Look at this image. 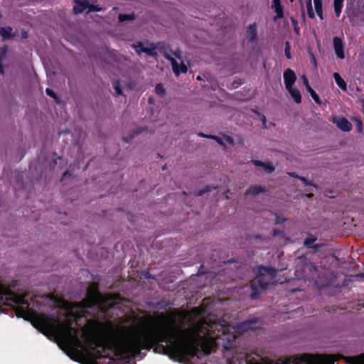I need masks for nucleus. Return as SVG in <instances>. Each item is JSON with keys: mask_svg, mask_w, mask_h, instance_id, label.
I'll list each match as a JSON object with an SVG mask.
<instances>
[{"mask_svg": "<svg viewBox=\"0 0 364 364\" xmlns=\"http://www.w3.org/2000/svg\"><path fill=\"white\" fill-rule=\"evenodd\" d=\"M187 312L174 310L168 315L161 313L159 318L162 324L158 328H151L154 318L148 314L140 318L141 328L133 326L136 333L125 338L113 329L111 322H100L98 320H89L85 326L86 331L92 334L91 344L96 348L98 358L102 357L106 347L113 348L114 354L120 359L129 360L141 356V350L153 349L156 353L168 355L179 360H190L198 356L199 350L195 342L184 335L183 330Z\"/></svg>", "mask_w": 364, "mask_h": 364, "instance_id": "obj_1", "label": "nucleus"}, {"mask_svg": "<svg viewBox=\"0 0 364 364\" xmlns=\"http://www.w3.org/2000/svg\"><path fill=\"white\" fill-rule=\"evenodd\" d=\"M198 336H204L215 346H221L228 364H258L257 360L245 351H238L235 347L237 338L236 328L225 320L208 322L199 321L194 327Z\"/></svg>", "mask_w": 364, "mask_h": 364, "instance_id": "obj_2", "label": "nucleus"}, {"mask_svg": "<svg viewBox=\"0 0 364 364\" xmlns=\"http://www.w3.org/2000/svg\"><path fill=\"white\" fill-rule=\"evenodd\" d=\"M33 325L45 335L48 333H57L62 330L65 333L71 336L73 332H76L72 327V322L67 321L63 325L59 324V321L53 315H40L35 314L33 318Z\"/></svg>", "mask_w": 364, "mask_h": 364, "instance_id": "obj_3", "label": "nucleus"}, {"mask_svg": "<svg viewBox=\"0 0 364 364\" xmlns=\"http://www.w3.org/2000/svg\"><path fill=\"white\" fill-rule=\"evenodd\" d=\"M340 359L346 363L364 364V353L357 356L345 357L340 354H304L298 358L299 364H335Z\"/></svg>", "mask_w": 364, "mask_h": 364, "instance_id": "obj_4", "label": "nucleus"}, {"mask_svg": "<svg viewBox=\"0 0 364 364\" xmlns=\"http://www.w3.org/2000/svg\"><path fill=\"white\" fill-rule=\"evenodd\" d=\"M0 302H11L15 304V314L17 317L28 320L30 303L26 295L16 294L9 288L0 283Z\"/></svg>", "mask_w": 364, "mask_h": 364, "instance_id": "obj_5", "label": "nucleus"}, {"mask_svg": "<svg viewBox=\"0 0 364 364\" xmlns=\"http://www.w3.org/2000/svg\"><path fill=\"white\" fill-rule=\"evenodd\" d=\"M275 277L276 271L274 268L259 266L258 267V274L250 283L252 289L250 297L252 299H258L260 294L259 289H266Z\"/></svg>", "mask_w": 364, "mask_h": 364, "instance_id": "obj_6", "label": "nucleus"}, {"mask_svg": "<svg viewBox=\"0 0 364 364\" xmlns=\"http://www.w3.org/2000/svg\"><path fill=\"white\" fill-rule=\"evenodd\" d=\"M86 299L82 301V304L86 308L92 309L97 306L102 311L106 312L107 308L103 305L104 298L98 290L97 287H90L87 289Z\"/></svg>", "mask_w": 364, "mask_h": 364, "instance_id": "obj_7", "label": "nucleus"}, {"mask_svg": "<svg viewBox=\"0 0 364 364\" xmlns=\"http://www.w3.org/2000/svg\"><path fill=\"white\" fill-rule=\"evenodd\" d=\"M132 47L134 48L135 51L140 54L141 53H144L149 56L156 58L158 55L156 50V44L150 43L149 47H144V43L141 42H138L136 44H133Z\"/></svg>", "mask_w": 364, "mask_h": 364, "instance_id": "obj_8", "label": "nucleus"}, {"mask_svg": "<svg viewBox=\"0 0 364 364\" xmlns=\"http://www.w3.org/2000/svg\"><path fill=\"white\" fill-rule=\"evenodd\" d=\"M333 46L335 53L339 59L345 58L344 44L342 39L338 36L333 38Z\"/></svg>", "mask_w": 364, "mask_h": 364, "instance_id": "obj_9", "label": "nucleus"}, {"mask_svg": "<svg viewBox=\"0 0 364 364\" xmlns=\"http://www.w3.org/2000/svg\"><path fill=\"white\" fill-rule=\"evenodd\" d=\"M283 77L286 89L294 87V85L296 80V76L294 70L290 68H287L284 70Z\"/></svg>", "mask_w": 364, "mask_h": 364, "instance_id": "obj_10", "label": "nucleus"}, {"mask_svg": "<svg viewBox=\"0 0 364 364\" xmlns=\"http://www.w3.org/2000/svg\"><path fill=\"white\" fill-rule=\"evenodd\" d=\"M245 36L248 43H255L257 41V23L250 24L246 29Z\"/></svg>", "mask_w": 364, "mask_h": 364, "instance_id": "obj_11", "label": "nucleus"}, {"mask_svg": "<svg viewBox=\"0 0 364 364\" xmlns=\"http://www.w3.org/2000/svg\"><path fill=\"white\" fill-rule=\"evenodd\" d=\"M333 122L343 132H350L352 129L351 123L345 117L335 119Z\"/></svg>", "mask_w": 364, "mask_h": 364, "instance_id": "obj_12", "label": "nucleus"}, {"mask_svg": "<svg viewBox=\"0 0 364 364\" xmlns=\"http://www.w3.org/2000/svg\"><path fill=\"white\" fill-rule=\"evenodd\" d=\"M173 72L176 77H178L181 73H186L188 68L184 63H178L175 58L171 59L170 61Z\"/></svg>", "mask_w": 364, "mask_h": 364, "instance_id": "obj_13", "label": "nucleus"}, {"mask_svg": "<svg viewBox=\"0 0 364 364\" xmlns=\"http://www.w3.org/2000/svg\"><path fill=\"white\" fill-rule=\"evenodd\" d=\"M75 6L73 9V11L75 14L82 13L85 9H88L90 3L87 0H75Z\"/></svg>", "mask_w": 364, "mask_h": 364, "instance_id": "obj_14", "label": "nucleus"}, {"mask_svg": "<svg viewBox=\"0 0 364 364\" xmlns=\"http://www.w3.org/2000/svg\"><path fill=\"white\" fill-rule=\"evenodd\" d=\"M272 6L274 9V11L277 14V16L274 17V20L276 21L277 18H282L284 17V11L280 0H272Z\"/></svg>", "mask_w": 364, "mask_h": 364, "instance_id": "obj_15", "label": "nucleus"}, {"mask_svg": "<svg viewBox=\"0 0 364 364\" xmlns=\"http://www.w3.org/2000/svg\"><path fill=\"white\" fill-rule=\"evenodd\" d=\"M156 49L159 50V51L164 55V57L168 60V61H171L172 58L171 55L168 53L169 49H171L168 46H166L163 43H157L156 44Z\"/></svg>", "mask_w": 364, "mask_h": 364, "instance_id": "obj_16", "label": "nucleus"}, {"mask_svg": "<svg viewBox=\"0 0 364 364\" xmlns=\"http://www.w3.org/2000/svg\"><path fill=\"white\" fill-rule=\"evenodd\" d=\"M287 90L289 92L296 103L299 104L301 102V95L297 88L295 87H291L290 88L287 89Z\"/></svg>", "mask_w": 364, "mask_h": 364, "instance_id": "obj_17", "label": "nucleus"}, {"mask_svg": "<svg viewBox=\"0 0 364 364\" xmlns=\"http://www.w3.org/2000/svg\"><path fill=\"white\" fill-rule=\"evenodd\" d=\"M267 191V190L263 186H251L250 188H248L246 191L245 195L247 196V195L251 194L252 196H257L260 193H265Z\"/></svg>", "mask_w": 364, "mask_h": 364, "instance_id": "obj_18", "label": "nucleus"}, {"mask_svg": "<svg viewBox=\"0 0 364 364\" xmlns=\"http://www.w3.org/2000/svg\"><path fill=\"white\" fill-rule=\"evenodd\" d=\"M12 28L11 26L0 27V36L4 39H11L15 35L12 33Z\"/></svg>", "mask_w": 364, "mask_h": 364, "instance_id": "obj_19", "label": "nucleus"}, {"mask_svg": "<svg viewBox=\"0 0 364 364\" xmlns=\"http://www.w3.org/2000/svg\"><path fill=\"white\" fill-rule=\"evenodd\" d=\"M333 78L336 81L337 85L343 90L346 91L347 85L345 80L341 77V75L338 73H333Z\"/></svg>", "mask_w": 364, "mask_h": 364, "instance_id": "obj_20", "label": "nucleus"}, {"mask_svg": "<svg viewBox=\"0 0 364 364\" xmlns=\"http://www.w3.org/2000/svg\"><path fill=\"white\" fill-rule=\"evenodd\" d=\"M344 0H334L333 1V9L336 16L338 18L341 16L342 9L343 6Z\"/></svg>", "mask_w": 364, "mask_h": 364, "instance_id": "obj_21", "label": "nucleus"}, {"mask_svg": "<svg viewBox=\"0 0 364 364\" xmlns=\"http://www.w3.org/2000/svg\"><path fill=\"white\" fill-rule=\"evenodd\" d=\"M198 136L200 137H203V138L212 139L215 140L218 144L223 146H225L223 139L219 136L205 134L203 133H199Z\"/></svg>", "mask_w": 364, "mask_h": 364, "instance_id": "obj_22", "label": "nucleus"}, {"mask_svg": "<svg viewBox=\"0 0 364 364\" xmlns=\"http://www.w3.org/2000/svg\"><path fill=\"white\" fill-rule=\"evenodd\" d=\"M119 21L122 23L127 21H133L135 19V15L134 13L130 14H120L118 16Z\"/></svg>", "mask_w": 364, "mask_h": 364, "instance_id": "obj_23", "label": "nucleus"}, {"mask_svg": "<svg viewBox=\"0 0 364 364\" xmlns=\"http://www.w3.org/2000/svg\"><path fill=\"white\" fill-rule=\"evenodd\" d=\"M306 4L309 17L314 18L315 17V14L312 7L311 0H306Z\"/></svg>", "mask_w": 364, "mask_h": 364, "instance_id": "obj_24", "label": "nucleus"}, {"mask_svg": "<svg viewBox=\"0 0 364 364\" xmlns=\"http://www.w3.org/2000/svg\"><path fill=\"white\" fill-rule=\"evenodd\" d=\"M353 120L355 122L358 132L363 133V124L362 120L359 117H354Z\"/></svg>", "mask_w": 364, "mask_h": 364, "instance_id": "obj_25", "label": "nucleus"}, {"mask_svg": "<svg viewBox=\"0 0 364 364\" xmlns=\"http://www.w3.org/2000/svg\"><path fill=\"white\" fill-rule=\"evenodd\" d=\"M316 238L313 237H309L305 239L304 245L307 248H313V244L316 241Z\"/></svg>", "mask_w": 364, "mask_h": 364, "instance_id": "obj_26", "label": "nucleus"}, {"mask_svg": "<svg viewBox=\"0 0 364 364\" xmlns=\"http://www.w3.org/2000/svg\"><path fill=\"white\" fill-rule=\"evenodd\" d=\"M155 92L159 96H164L166 93V90L162 84L159 83L156 85Z\"/></svg>", "mask_w": 364, "mask_h": 364, "instance_id": "obj_27", "label": "nucleus"}, {"mask_svg": "<svg viewBox=\"0 0 364 364\" xmlns=\"http://www.w3.org/2000/svg\"><path fill=\"white\" fill-rule=\"evenodd\" d=\"M46 93L50 97L53 98L57 103H58L60 102V98L58 97V95L54 92V91L52 89L46 88Z\"/></svg>", "mask_w": 364, "mask_h": 364, "instance_id": "obj_28", "label": "nucleus"}, {"mask_svg": "<svg viewBox=\"0 0 364 364\" xmlns=\"http://www.w3.org/2000/svg\"><path fill=\"white\" fill-rule=\"evenodd\" d=\"M113 87L118 95H124L119 81L114 82L113 84Z\"/></svg>", "mask_w": 364, "mask_h": 364, "instance_id": "obj_29", "label": "nucleus"}, {"mask_svg": "<svg viewBox=\"0 0 364 364\" xmlns=\"http://www.w3.org/2000/svg\"><path fill=\"white\" fill-rule=\"evenodd\" d=\"M284 54L287 59L291 58V46L289 41H286L284 47Z\"/></svg>", "mask_w": 364, "mask_h": 364, "instance_id": "obj_30", "label": "nucleus"}, {"mask_svg": "<svg viewBox=\"0 0 364 364\" xmlns=\"http://www.w3.org/2000/svg\"><path fill=\"white\" fill-rule=\"evenodd\" d=\"M314 4L316 13L323 11L322 0H314Z\"/></svg>", "mask_w": 364, "mask_h": 364, "instance_id": "obj_31", "label": "nucleus"}, {"mask_svg": "<svg viewBox=\"0 0 364 364\" xmlns=\"http://www.w3.org/2000/svg\"><path fill=\"white\" fill-rule=\"evenodd\" d=\"M215 187H213V186H207L205 188H202L201 190L198 191V193H196V196H201L203 194H205V193H206L208 192H210L211 190L215 189Z\"/></svg>", "mask_w": 364, "mask_h": 364, "instance_id": "obj_32", "label": "nucleus"}, {"mask_svg": "<svg viewBox=\"0 0 364 364\" xmlns=\"http://www.w3.org/2000/svg\"><path fill=\"white\" fill-rule=\"evenodd\" d=\"M6 54V48H0V73L1 74H3L4 73V68H3V65H2V63H1V60H2V58Z\"/></svg>", "mask_w": 364, "mask_h": 364, "instance_id": "obj_33", "label": "nucleus"}, {"mask_svg": "<svg viewBox=\"0 0 364 364\" xmlns=\"http://www.w3.org/2000/svg\"><path fill=\"white\" fill-rule=\"evenodd\" d=\"M264 171L267 173H272L274 171L275 168L271 163H264V166H262Z\"/></svg>", "mask_w": 364, "mask_h": 364, "instance_id": "obj_34", "label": "nucleus"}, {"mask_svg": "<svg viewBox=\"0 0 364 364\" xmlns=\"http://www.w3.org/2000/svg\"><path fill=\"white\" fill-rule=\"evenodd\" d=\"M88 9H89V12H94V11H102V8L100 7V6L98 5H92V4H90L89 7H88Z\"/></svg>", "mask_w": 364, "mask_h": 364, "instance_id": "obj_35", "label": "nucleus"}, {"mask_svg": "<svg viewBox=\"0 0 364 364\" xmlns=\"http://www.w3.org/2000/svg\"><path fill=\"white\" fill-rule=\"evenodd\" d=\"M311 97L313 98V100L315 101L316 104L321 105V101L315 91H312V92H311Z\"/></svg>", "mask_w": 364, "mask_h": 364, "instance_id": "obj_36", "label": "nucleus"}, {"mask_svg": "<svg viewBox=\"0 0 364 364\" xmlns=\"http://www.w3.org/2000/svg\"><path fill=\"white\" fill-rule=\"evenodd\" d=\"M169 52L171 53L173 55H174L176 58L181 59V51L177 48L174 50L169 49Z\"/></svg>", "mask_w": 364, "mask_h": 364, "instance_id": "obj_37", "label": "nucleus"}, {"mask_svg": "<svg viewBox=\"0 0 364 364\" xmlns=\"http://www.w3.org/2000/svg\"><path fill=\"white\" fill-rule=\"evenodd\" d=\"M144 131V129L143 128H138L136 129V130H134L133 132V134L130 137V139H133L135 137V136H137L139 134H140L141 132H143Z\"/></svg>", "mask_w": 364, "mask_h": 364, "instance_id": "obj_38", "label": "nucleus"}, {"mask_svg": "<svg viewBox=\"0 0 364 364\" xmlns=\"http://www.w3.org/2000/svg\"><path fill=\"white\" fill-rule=\"evenodd\" d=\"M299 180L304 183V184L305 186H313V183L311 181H309L308 179H306L305 177L304 176H301V177H299Z\"/></svg>", "mask_w": 364, "mask_h": 364, "instance_id": "obj_39", "label": "nucleus"}, {"mask_svg": "<svg viewBox=\"0 0 364 364\" xmlns=\"http://www.w3.org/2000/svg\"><path fill=\"white\" fill-rule=\"evenodd\" d=\"M252 163L256 166H259V167L264 166V162L259 161V160H252Z\"/></svg>", "mask_w": 364, "mask_h": 364, "instance_id": "obj_40", "label": "nucleus"}, {"mask_svg": "<svg viewBox=\"0 0 364 364\" xmlns=\"http://www.w3.org/2000/svg\"><path fill=\"white\" fill-rule=\"evenodd\" d=\"M224 138H225V140L226 142H228L229 144L230 145H233L234 144V139L230 136H224Z\"/></svg>", "mask_w": 364, "mask_h": 364, "instance_id": "obj_41", "label": "nucleus"}, {"mask_svg": "<svg viewBox=\"0 0 364 364\" xmlns=\"http://www.w3.org/2000/svg\"><path fill=\"white\" fill-rule=\"evenodd\" d=\"M281 234H282V231L281 230H277V229L273 230V235L274 236L279 235Z\"/></svg>", "mask_w": 364, "mask_h": 364, "instance_id": "obj_42", "label": "nucleus"}, {"mask_svg": "<svg viewBox=\"0 0 364 364\" xmlns=\"http://www.w3.org/2000/svg\"><path fill=\"white\" fill-rule=\"evenodd\" d=\"M289 176H291V177L293 178H298L299 179V177H301L300 176L297 175L296 173L294 172H291V173H289Z\"/></svg>", "mask_w": 364, "mask_h": 364, "instance_id": "obj_43", "label": "nucleus"}, {"mask_svg": "<svg viewBox=\"0 0 364 364\" xmlns=\"http://www.w3.org/2000/svg\"><path fill=\"white\" fill-rule=\"evenodd\" d=\"M303 80H304V83L305 84L306 86L309 85V80L306 76H304V75L303 76Z\"/></svg>", "mask_w": 364, "mask_h": 364, "instance_id": "obj_44", "label": "nucleus"}, {"mask_svg": "<svg viewBox=\"0 0 364 364\" xmlns=\"http://www.w3.org/2000/svg\"><path fill=\"white\" fill-rule=\"evenodd\" d=\"M144 278L149 279V278H153V277L151 276V274L149 272H146L144 274Z\"/></svg>", "mask_w": 364, "mask_h": 364, "instance_id": "obj_45", "label": "nucleus"}, {"mask_svg": "<svg viewBox=\"0 0 364 364\" xmlns=\"http://www.w3.org/2000/svg\"><path fill=\"white\" fill-rule=\"evenodd\" d=\"M262 121L263 122V127H266V117L264 115L262 116Z\"/></svg>", "mask_w": 364, "mask_h": 364, "instance_id": "obj_46", "label": "nucleus"}, {"mask_svg": "<svg viewBox=\"0 0 364 364\" xmlns=\"http://www.w3.org/2000/svg\"><path fill=\"white\" fill-rule=\"evenodd\" d=\"M306 89H307V91L309 92V94L311 95V92H312V91H314L310 85H307L306 86Z\"/></svg>", "mask_w": 364, "mask_h": 364, "instance_id": "obj_47", "label": "nucleus"}, {"mask_svg": "<svg viewBox=\"0 0 364 364\" xmlns=\"http://www.w3.org/2000/svg\"><path fill=\"white\" fill-rule=\"evenodd\" d=\"M317 15L318 16V17L321 18V19H323V11L321 12H319V13H316Z\"/></svg>", "mask_w": 364, "mask_h": 364, "instance_id": "obj_48", "label": "nucleus"}, {"mask_svg": "<svg viewBox=\"0 0 364 364\" xmlns=\"http://www.w3.org/2000/svg\"><path fill=\"white\" fill-rule=\"evenodd\" d=\"M67 175H70V173L68 172V171H66L65 172H64L63 175V178H65L67 176ZM63 178H62L63 180Z\"/></svg>", "mask_w": 364, "mask_h": 364, "instance_id": "obj_49", "label": "nucleus"}, {"mask_svg": "<svg viewBox=\"0 0 364 364\" xmlns=\"http://www.w3.org/2000/svg\"><path fill=\"white\" fill-rule=\"evenodd\" d=\"M110 364H116V361L115 360H114L113 358H110L109 359V362Z\"/></svg>", "mask_w": 364, "mask_h": 364, "instance_id": "obj_50", "label": "nucleus"}, {"mask_svg": "<svg viewBox=\"0 0 364 364\" xmlns=\"http://www.w3.org/2000/svg\"><path fill=\"white\" fill-rule=\"evenodd\" d=\"M294 31H295V32H296L297 34H299V28H297V27H294Z\"/></svg>", "mask_w": 364, "mask_h": 364, "instance_id": "obj_51", "label": "nucleus"}, {"mask_svg": "<svg viewBox=\"0 0 364 364\" xmlns=\"http://www.w3.org/2000/svg\"><path fill=\"white\" fill-rule=\"evenodd\" d=\"M196 80H198V81H200V80H203V78H202L201 76L198 75V76H197Z\"/></svg>", "mask_w": 364, "mask_h": 364, "instance_id": "obj_52", "label": "nucleus"}, {"mask_svg": "<svg viewBox=\"0 0 364 364\" xmlns=\"http://www.w3.org/2000/svg\"><path fill=\"white\" fill-rule=\"evenodd\" d=\"M306 196L308 198H312L314 196V194L313 193H308V194H306Z\"/></svg>", "mask_w": 364, "mask_h": 364, "instance_id": "obj_53", "label": "nucleus"}, {"mask_svg": "<svg viewBox=\"0 0 364 364\" xmlns=\"http://www.w3.org/2000/svg\"><path fill=\"white\" fill-rule=\"evenodd\" d=\"M122 331H123V333H125V331H126V328H125V327H122Z\"/></svg>", "mask_w": 364, "mask_h": 364, "instance_id": "obj_54", "label": "nucleus"}, {"mask_svg": "<svg viewBox=\"0 0 364 364\" xmlns=\"http://www.w3.org/2000/svg\"><path fill=\"white\" fill-rule=\"evenodd\" d=\"M124 140L126 141V142H129V140L126 138H124Z\"/></svg>", "mask_w": 364, "mask_h": 364, "instance_id": "obj_55", "label": "nucleus"}, {"mask_svg": "<svg viewBox=\"0 0 364 364\" xmlns=\"http://www.w3.org/2000/svg\"><path fill=\"white\" fill-rule=\"evenodd\" d=\"M291 2H294V0H289Z\"/></svg>", "mask_w": 364, "mask_h": 364, "instance_id": "obj_56", "label": "nucleus"}]
</instances>
